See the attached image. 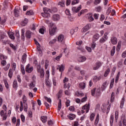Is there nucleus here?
<instances>
[{
	"mask_svg": "<svg viewBox=\"0 0 126 126\" xmlns=\"http://www.w3.org/2000/svg\"><path fill=\"white\" fill-rule=\"evenodd\" d=\"M95 47H96V43H95V41H93V43L91 45L92 49H93V50H94Z\"/></svg>",
	"mask_w": 126,
	"mask_h": 126,
	"instance_id": "52",
	"label": "nucleus"
},
{
	"mask_svg": "<svg viewBox=\"0 0 126 126\" xmlns=\"http://www.w3.org/2000/svg\"><path fill=\"white\" fill-rule=\"evenodd\" d=\"M62 57H63V55L62 54H60L59 56H57L55 58V60H56V61H58L59 62V61H60V59H61V58H62Z\"/></svg>",
	"mask_w": 126,
	"mask_h": 126,
	"instance_id": "62",
	"label": "nucleus"
},
{
	"mask_svg": "<svg viewBox=\"0 0 126 126\" xmlns=\"http://www.w3.org/2000/svg\"><path fill=\"white\" fill-rule=\"evenodd\" d=\"M57 69H59L60 72H62L61 74H63V71L64 70V65L63 64L58 65L57 67Z\"/></svg>",
	"mask_w": 126,
	"mask_h": 126,
	"instance_id": "8",
	"label": "nucleus"
},
{
	"mask_svg": "<svg viewBox=\"0 0 126 126\" xmlns=\"http://www.w3.org/2000/svg\"><path fill=\"white\" fill-rule=\"evenodd\" d=\"M37 71L40 73V78H44L45 76V72H44V69L41 68V66L38 65L37 67Z\"/></svg>",
	"mask_w": 126,
	"mask_h": 126,
	"instance_id": "2",
	"label": "nucleus"
},
{
	"mask_svg": "<svg viewBox=\"0 0 126 126\" xmlns=\"http://www.w3.org/2000/svg\"><path fill=\"white\" fill-rule=\"evenodd\" d=\"M77 50L80 51L81 53H85V49L82 47V46H79L77 47Z\"/></svg>",
	"mask_w": 126,
	"mask_h": 126,
	"instance_id": "27",
	"label": "nucleus"
},
{
	"mask_svg": "<svg viewBox=\"0 0 126 126\" xmlns=\"http://www.w3.org/2000/svg\"><path fill=\"white\" fill-rule=\"evenodd\" d=\"M111 42L113 45H116V44L118 43V39H117V37L115 36L111 37Z\"/></svg>",
	"mask_w": 126,
	"mask_h": 126,
	"instance_id": "13",
	"label": "nucleus"
},
{
	"mask_svg": "<svg viewBox=\"0 0 126 126\" xmlns=\"http://www.w3.org/2000/svg\"><path fill=\"white\" fill-rule=\"evenodd\" d=\"M28 109V106H27V103H26L24 106V110L25 112H27Z\"/></svg>",
	"mask_w": 126,
	"mask_h": 126,
	"instance_id": "58",
	"label": "nucleus"
},
{
	"mask_svg": "<svg viewBox=\"0 0 126 126\" xmlns=\"http://www.w3.org/2000/svg\"><path fill=\"white\" fill-rule=\"evenodd\" d=\"M109 73H110V68H108L104 74V77H107V76H108V74H109Z\"/></svg>",
	"mask_w": 126,
	"mask_h": 126,
	"instance_id": "32",
	"label": "nucleus"
},
{
	"mask_svg": "<svg viewBox=\"0 0 126 126\" xmlns=\"http://www.w3.org/2000/svg\"><path fill=\"white\" fill-rule=\"evenodd\" d=\"M98 123H99V114H97L94 121V126H97Z\"/></svg>",
	"mask_w": 126,
	"mask_h": 126,
	"instance_id": "29",
	"label": "nucleus"
},
{
	"mask_svg": "<svg viewBox=\"0 0 126 126\" xmlns=\"http://www.w3.org/2000/svg\"><path fill=\"white\" fill-rule=\"evenodd\" d=\"M115 122L117 123V122H118V119H119V111H118L115 112Z\"/></svg>",
	"mask_w": 126,
	"mask_h": 126,
	"instance_id": "26",
	"label": "nucleus"
},
{
	"mask_svg": "<svg viewBox=\"0 0 126 126\" xmlns=\"http://www.w3.org/2000/svg\"><path fill=\"white\" fill-rule=\"evenodd\" d=\"M43 11L44 13H41V15L43 17H50L51 15L50 12H51V13L57 12V11H58V9L56 7H53L51 11V10L48 8H43Z\"/></svg>",
	"mask_w": 126,
	"mask_h": 126,
	"instance_id": "1",
	"label": "nucleus"
},
{
	"mask_svg": "<svg viewBox=\"0 0 126 126\" xmlns=\"http://www.w3.org/2000/svg\"><path fill=\"white\" fill-rule=\"evenodd\" d=\"M124 104H125V97H123L120 104V108L123 109L124 107Z\"/></svg>",
	"mask_w": 126,
	"mask_h": 126,
	"instance_id": "34",
	"label": "nucleus"
},
{
	"mask_svg": "<svg viewBox=\"0 0 126 126\" xmlns=\"http://www.w3.org/2000/svg\"><path fill=\"white\" fill-rule=\"evenodd\" d=\"M61 109H62V100L60 99L58 103V111H61Z\"/></svg>",
	"mask_w": 126,
	"mask_h": 126,
	"instance_id": "41",
	"label": "nucleus"
},
{
	"mask_svg": "<svg viewBox=\"0 0 126 126\" xmlns=\"http://www.w3.org/2000/svg\"><path fill=\"white\" fill-rule=\"evenodd\" d=\"M7 57L5 56L2 54H0V60H7Z\"/></svg>",
	"mask_w": 126,
	"mask_h": 126,
	"instance_id": "38",
	"label": "nucleus"
},
{
	"mask_svg": "<svg viewBox=\"0 0 126 126\" xmlns=\"http://www.w3.org/2000/svg\"><path fill=\"white\" fill-rule=\"evenodd\" d=\"M39 32L41 34H44L45 32V30L44 29V28H41L39 29Z\"/></svg>",
	"mask_w": 126,
	"mask_h": 126,
	"instance_id": "60",
	"label": "nucleus"
},
{
	"mask_svg": "<svg viewBox=\"0 0 126 126\" xmlns=\"http://www.w3.org/2000/svg\"><path fill=\"white\" fill-rule=\"evenodd\" d=\"M86 86V84L84 82H82L79 84V87L81 89H85Z\"/></svg>",
	"mask_w": 126,
	"mask_h": 126,
	"instance_id": "15",
	"label": "nucleus"
},
{
	"mask_svg": "<svg viewBox=\"0 0 126 126\" xmlns=\"http://www.w3.org/2000/svg\"><path fill=\"white\" fill-rule=\"evenodd\" d=\"M52 19L54 21H59L60 20V15L59 14H54L53 15Z\"/></svg>",
	"mask_w": 126,
	"mask_h": 126,
	"instance_id": "12",
	"label": "nucleus"
},
{
	"mask_svg": "<svg viewBox=\"0 0 126 126\" xmlns=\"http://www.w3.org/2000/svg\"><path fill=\"white\" fill-rule=\"evenodd\" d=\"M13 88H15V89H16V88L18 87V85L17 84V81L16 80H15L13 82Z\"/></svg>",
	"mask_w": 126,
	"mask_h": 126,
	"instance_id": "24",
	"label": "nucleus"
},
{
	"mask_svg": "<svg viewBox=\"0 0 126 126\" xmlns=\"http://www.w3.org/2000/svg\"><path fill=\"white\" fill-rule=\"evenodd\" d=\"M8 35H9V38H10V39L12 40H14V39H15V37H14V35L12 32H8Z\"/></svg>",
	"mask_w": 126,
	"mask_h": 126,
	"instance_id": "25",
	"label": "nucleus"
},
{
	"mask_svg": "<svg viewBox=\"0 0 126 126\" xmlns=\"http://www.w3.org/2000/svg\"><path fill=\"white\" fill-rule=\"evenodd\" d=\"M107 40V37L103 36L102 37L100 40H99V42L100 43H105V42H106V40Z\"/></svg>",
	"mask_w": 126,
	"mask_h": 126,
	"instance_id": "31",
	"label": "nucleus"
},
{
	"mask_svg": "<svg viewBox=\"0 0 126 126\" xmlns=\"http://www.w3.org/2000/svg\"><path fill=\"white\" fill-rule=\"evenodd\" d=\"M86 59L87 58L85 56H81L79 57V61L80 62V63H84V62H85V61H86Z\"/></svg>",
	"mask_w": 126,
	"mask_h": 126,
	"instance_id": "20",
	"label": "nucleus"
},
{
	"mask_svg": "<svg viewBox=\"0 0 126 126\" xmlns=\"http://www.w3.org/2000/svg\"><path fill=\"white\" fill-rule=\"evenodd\" d=\"M29 87H32V88L35 87V81H32L29 85Z\"/></svg>",
	"mask_w": 126,
	"mask_h": 126,
	"instance_id": "47",
	"label": "nucleus"
},
{
	"mask_svg": "<svg viewBox=\"0 0 126 126\" xmlns=\"http://www.w3.org/2000/svg\"><path fill=\"white\" fill-rule=\"evenodd\" d=\"M102 65V63L100 62H97L95 63V66L94 67V70H97L99 69V67Z\"/></svg>",
	"mask_w": 126,
	"mask_h": 126,
	"instance_id": "9",
	"label": "nucleus"
},
{
	"mask_svg": "<svg viewBox=\"0 0 126 126\" xmlns=\"http://www.w3.org/2000/svg\"><path fill=\"white\" fill-rule=\"evenodd\" d=\"M21 119L23 123H24L25 122V116H24V115L22 114L21 115Z\"/></svg>",
	"mask_w": 126,
	"mask_h": 126,
	"instance_id": "57",
	"label": "nucleus"
},
{
	"mask_svg": "<svg viewBox=\"0 0 126 126\" xmlns=\"http://www.w3.org/2000/svg\"><path fill=\"white\" fill-rule=\"evenodd\" d=\"M91 27V25L90 24H88L82 29V32H86L87 31H88V30L90 29Z\"/></svg>",
	"mask_w": 126,
	"mask_h": 126,
	"instance_id": "7",
	"label": "nucleus"
},
{
	"mask_svg": "<svg viewBox=\"0 0 126 126\" xmlns=\"http://www.w3.org/2000/svg\"><path fill=\"white\" fill-rule=\"evenodd\" d=\"M45 84L48 88H50L51 87V83L48 80H46L45 82Z\"/></svg>",
	"mask_w": 126,
	"mask_h": 126,
	"instance_id": "49",
	"label": "nucleus"
},
{
	"mask_svg": "<svg viewBox=\"0 0 126 126\" xmlns=\"http://www.w3.org/2000/svg\"><path fill=\"white\" fill-rule=\"evenodd\" d=\"M58 5H60L61 7L64 6V1H62L58 3Z\"/></svg>",
	"mask_w": 126,
	"mask_h": 126,
	"instance_id": "45",
	"label": "nucleus"
},
{
	"mask_svg": "<svg viewBox=\"0 0 126 126\" xmlns=\"http://www.w3.org/2000/svg\"><path fill=\"white\" fill-rule=\"evenodd\" d=\"M58 41L60 42V43H64V41H65V39L64 38V35H63V34H60L59 36H58Z\"/></svg>",
	"mask_w": 126,
	"mask_h": 126,
	"instance_id": "5",
	"label": "nucleus"
},
{
	"mask_svg": "<svg viewBox=\"0 0 126 126\" xmlns=\"http://www.w3.org/2000/svg\"><path fill=\"white\" fill-rule=\"evenodd\" d=\"M115 50H116V46H113L111 51V56H113L115 55Z\"/></svg>",
	"mask_w": 126,
	"mask_h": 126,
	"instance_id": "44",
	"label": "nucleus"
},
{
	"mask_svg": "<svg viewBox=\"0 0 126 126\" xmlns=\"http://www.w3.org/2000/svg\"><path fill=\"white\" fill-rule=\"evenodd\" d=\"M56 30H57V28H53V29H49V34L50 35H51V36H54V35H55V33H56Z\"/></svg>",
	"mask_w": 126,
	"mask_h": 126,
	"instance_id": "10",
	"label": "nucleus"
},
{
	"mask_svg": "<svg viewBox=\"0 0 126 126\" xmlns=\"http://www.w3.org/2000/svg\"><path fill=\"white\" fill-rule=\"evenodd\" d=\"M27 23H28V19H25L24 21L21 22V25H22V26H25Z\"/></svg>",
	"mask_w": 126,
	"mask_h": 126,
	"instance_id": "33",
	"label": "nucleus"
},
{
	"mask_svg": "<svg viewBox=\"0 0 126 126\" xmlns=\"http://www.w3.org/2000/svg\"><path fill=\"white\" fill-rule=\"evenodd\" d=\"M49 61L46 60L45 63V68L47 69L48 68V66H49Z\"/></svg>",
	"mask_w": 126,
	"mask_h": 126,
	"instance_id": "50",
	"label": "nucleus"
},
{
	"mask_svg": "<svg viewBox=\"0 0 126 126\" xmlns=\"http://www.w3.org/2000/svg\"><path fill=\"white\" fill-rule=\"evenodd\" d=\"M90 109V104H86L82 107V110H86V113H88Z\"/></svg>",
	"mask_w": 126,
	"mask_h": 126,
	"instance_id": "6",
	"label": "nucleus"
},
{
	"mask_svg": "<svg viewBox=\"0 0 126 126\" xmlns=\"http://www.w3.org/2000/svg\"><path fill=\"white\" fill-rule=\"evenodd\" d=\"M34 69L33 68V66L31 67L30 64H28L26 67V71L28 72V73H31L33 71Z\"/></svg>",
	"mask_w": 126,
	"mask_h": 126,
	"instance_id": "4",
	"label": "nucleus"
},
{
	"mask_svg": "<svg viewBox=\"0 0 126 126\" xmlns=\"http://www.w3.org/2000/svg\"><path fill=\"white\" fill-rule=\"evenodd\" d=\"M13 69L11 68L9 69V70L8 76L10 79L12 78V75H13Z\"/></svg>",
	"mask_w": 126,
	"mask_h": 126,
	"instance_id": "17",
	"label": "nucleus"
},
{
	"mask_svg": "<svg viewBox=\"0 0 126 126\" xmlns=\"http://www.w3.org/2000/svg\"><path fill=\"white\" fill-rule=\"evenodd\" d=\"M123 126H126V120L125 119H123Z\"/></svg>",
	"mask_w": 126,
	"mask_h": 126,
	"instance_id": "64",
	"label": "nucleus"
},
{
	"mask_svg": "<svg viewBox=\"0 0 126 126\" xmlns=\"http://www.w3.org/2000/svg\"><path fill=\"white\" fill-rule=\"evenodd\" d=\"M27 58V55H26V54H24L22 58V62L23 63H25L26 62Z\"/></svg>",
	"mask_w": 126,
	"mask_h": 126,
	"instance_id": "16",
	"label": "nucleus"
},
{
	"mask_svg": "<svg viewBox=\"0 0 126 126\" xmlns=\"http://www.w3.org/2000/svg\"><path fill=\"white\" fill-rule=\"evenodd\" d=\"M114 100H115V93H114V92H113L111 94L110 101H111V102H114Z\"/></svg>",
	"mask_w": 126,
	"mask_h": 126,
	"instance_id": "39",
	"label": "nucleus"
},
{
	"mask_svg": "<svg viewBox=\"0 0 126 126\" xmlns=\"http://www.w3.org/2000/svg\"><path fill=\"white\" fill-rule=\"evenodd\" d=\"M82 7V6H81V5H80L79 6V7H78V8H76V7H73L72 8V12H78V11H79V10H80V9H81V7Z\"/></svg>",
	"mask_w": 126,
	"mask_h": 126,
	"instance_id": "11",
	"label": "nucleus"
},
{
	"mask_svg": "<svg viewBox=\"0 0 126 126\" xmlns=\"http://www.w3.org/2000/svg\"><path fill=\"white\" fill-rule=\"evenodd\" d=\"M95 114L94 113H93L91 114L90 119L92 122L94 121V118H95Z\"/></svg>",
	"mask_w": 126,
	"mask_h": 126,
	"instance_id": "36",
	"label": "nucleus"
},
{
	"mask_svg": "<svg viewBox=\"0 0 126 126\" xmlns=\"http://www.w3.org/2000/svg\"><path fill=\"white\" fill-rule=\"evenodd\" d=\"M47 119H48V117L47 116H42L41 117V121L42 122V123H46L47 122Z\"/></svg>",
	"mask_w": 126,
	"mask_h": 126,
	"instance_id": "22",
	"label": "nucleus"
},
{
	"mask_svg": "<svg viewBox=\"0 0 126 126\" xmlns=\"http://www.w3.org/2000/svg\"><path fill=\"white\" fill-rule=\"evenodd\" d=\"M22 34H21V38L23 41H24L25 39V36H24V34L25 33V29H22L21 30Z\"/></svg>",
	"mask_w": 126,
	"mask_h": 126,
	"instance_id": "21",
	"label": "nucleus"
},
{
	"mask_svg": "<svg viewBox=\"0 0 126 126\" xmlns=\"http://www.w3.org/2000/svg\"><path fill=\"white\" fill-rule=\"evenodd\" d=\"M26 37L28 38V39H30L31 38V32L30 31H28L26 32Z\"/></svg>",
	"mask_w": 126,
	"mask_h": 126,
	"instance_id": "23",
	"label": "nucleus"
},
{
	"mask_svg": "<svg viewBox=\"0 0 126 126\" xmlns=\"http://www.w3.org/2000/svg\"><path fill=\"white\" fill-rule=\"evenodd\" d=\"M100 79H101V77H98L97 76H95L94 77V82H97V81H98V80H100Z\"/></svg>",
	"mask_w": 126,
	"mask_h": 126,
	"instance_id": "42",
	"label": "nucleus"
},
{
	"mask_svg": "<svg viewBox=\"0 0 126 126\" xmlns=\"http://www.w3.org/2000/svg\"><path fill=\"white\" fill-rule=\"evenodd\" d=\"M110 122L111 126H113V123H114V115L111 116Z\"/></svg>",
	"mask_w": 126,
	"mask_h": 126,
	"instance_id": "46",
	"label": "nucleus"
},
{
	"mask_svg": "<svg viewBox=\"0 0 126 126\" xmlns=\"http://www.w3.org/2000/svg\"><path fill=\"white\" fill-rule=\"evenodd\" d=\"M75 115L71 113L69 114V115L67 116L68 119H70L71 121L72 120H74V119H75Z\"/></svg>",
	"mask_w": 126,
	"mask_h": 126,
	"instance_id": "18",
	"label": "nucleus"
},
{
	"mask_svg": "<svg viewBox=\"0 0 126 126\" xmlns=\"http://www.w3.org/2000/svg\"><path fill=\"white\" fill-rule=\"evenodd\" d=\"M3 82L4 83L6 88H7V89H8V88H9V86H8V83H7V80H6V79H4Z\"/></svg>",
	"mask_w": 126,
	"mask_h": 126,
	"instance_id": "37",
	"label": "nucleus"
},
{
	"mask_svg": "<svg viewBox=\"0 0 126 126\" xmlns=\"http://www.w3.org/2000/svg\"><path fill=\"white\" fill-rule=\"evenodd\" d=\"M1 64L2 66H4V65H6V61L5 60H2L1 62Z\"/></svg>",
	"mask_w": 126,
	"mask_h": 126,
	"instance_id": "55",
	"label": "nucleus"
},
{
	"mask_svg": "<svg viewBox=\"0 0 126 126\" xmlns=\"http://www.w3.org/2000/svg\"><path fill=\"white\" fill-rule=\"evenodd\" d=\"M15 36H16V37H17V39H19V37L20 35H19V31H16Z\"/></svg>",
	"mask_w": 126,
	"mask_h": 126,
	"instance_id": "59",
	"label": "nucleus"
},
{
	"mask_svg": "<svg viewBox=\"0 0 126 126\" xmlns=\"http://www.w3.org/2000/svg\"><path fill=\"white\" fill-rule=\"evenodd\" d=\"M2 42L3 45H6V44H9V40H2Z\"/></svg>",
	"mask_w": 126,
	"mask_h": 126,
	"instance_id": "56",
	"label": "nucleus"
},
{
	"mask_svg": "<svg viewBox=\"0 0 126 126\" xmlns=\"http://www.w3.org/2000/svg\"><path fill=\"white\" fill-rule=\"evenodd\" d=\"M79 2V0H74L73 1H72L71 4L72 5H74V4H76V3H78Z\"/></svg>",
	"mask_w": 126,
	"mask_h": 126,
	"instance_id": "53",
	"label": "nucleus"
},
{
	"mask_svg": "<svg viewBox=\"0 0 126 126\" xmlns=\"http://www.w3.org/2000/svg\"><path fill=\"white\" fill-rule=\"evenodd\" d=\"M120 75H121V72H118V73L116 77V78H115V83H118L119 78H120Z\"/></svg>",
	"mask_w": 126,
	"mask_h": 126,
	"instance_id": "30",
	"label": "nucleus"
},
{
	"mask_svg": "<svg viewBox=\"0 0 126 126\" xmlns=\"http://www.w3.org/2000/svg\"><path fill=\"white\" fill-rule=\"evenodd\" d=\"M99 37H100V35L99 34L96 33L94 35L93 38V42H96L98 39H99Z\"/></svg>",
	"mask_w": 126,
	"mask_h": 126,
	"instance_id": "14",
	"label": "nucleus"
},
{
	"mask_svg": "<svg viewBox=\"0 0 126 126\" xmlns=\"http://www.w3.org/2000/svg\"><path fill=\"white\" fill-rule=\"evenodd\" d=\"M17 79L19 83H21V78H20V75H18L17 76Z\"/></svg>",
	"mask_w": 126,
	"mask_h": 126,
	"instance_id": "61",
	"label": "nucleus"
},
{
	"mask_svg": "<svg viewBox=\"0 0 126 126\" xmlns=\"http://www.w3.org/2000/svg\"><path fill=\"white\" fill-rule=\"evenodd\" d=\"M100 2H101V0H94V4L97 5V4H99Z\"/></svg>",
	"mask_w": 126,
	"mask_h": 126,
	"instance_id": "51",
	"label": "nucleus"
},
{
	"mask_svg": "<svg viewBox=\"0 0 126 126\" xmlns=\"http://www.w3.org/2000/svg\"><path fill=\"white\" fill-rule=\"evenodd\" d=\"M111 11H112V8H111V7H109L106 11V14L109 15L110 13H111Z\"/></svg>",
	"mask_w": 126,
	"mask_h": 126,
	"instance_id": "54",
	"label": "nucleus"
},
{
	"mask_svg": "<svg viewBox=\"0 0 126 126\" xmlns=\"http://www.w3.org/2000/svg\"><path fill=\"white\" fill-rule=\"evenodd\" d=\"M20 11L19 10H17L16 9H15L14 10V14L15 17H18L19 16V12Z\"/></svg>",
	"mask_w": 126,
	"mask_h": 126,
	"instance_id": "19",
	"label": "nucleus"
},
{
	"mask_svg": "<svg viewBox=\"0 0 126 126\" xmlns=\"http://www.w3.org/2000/svg\"><path fill=\"white\" fill-rule=\"evenodd\" d=\"M93 15L92 14H90L88 16V20L90 22L93 21L94 20V18H93Z\"/></svg>",
	"mask_w": 126,
	"mask_h": 126,
	"instance_id": "28",
	"label": "nucleus"
},
{
	"mask_svg": "<svg viewBox=\"0 0 126 126\" xmlns=\"http://www.w3.org/2000/svg\"><path fill=\"white\" fill-rule=\"evenodd\" d=\"M26 14V15H33L34 12H33V11L32 10L27 11Z\"/></svg>",
	"mask_w": 126,
	"mask_h": 126,
	"instance_id": "43",
	"label": "nucleus"
},
{
	"mask_svg": "<svg viewBox=\"0 0 126 126\" xmlns=\"http://www.w3.org/2000/svg\"><path fill=\"white\" fill-rule=\"evenodd\" d=\"M95 93L96 97H100V95H101V93L100 92V89H97V91H96V88H94L93 90H91V94L92 96L95 95Z\"/></svg>",
	"mask_w": 126,
	"mask_h": 126,
	"instance_id": "3",
	"label": "nucleus"
},
{
	"mask_svg": "<svg viewBox=\"0 0 126 126\" xmlns=\"http://www.w3.org/2000/svg\"><path fill=\"white\" fill-rule=\"evenodd\" d=\"M44 99L46 100V101H47V102L49 103V104H51L52 99H51V98H49L47 96H44Z\"/></svg>",
	"mask_w": 126,
	"mask_h": 126,
	"instance_id": "40",
	"label": "nucleus"
},
{
	"mask_svg": "<svg viewBox=\"0 0 126 126\" xmlns=\"http://www.w3.org/2000/svg\"><path fill=\"white\" fill-rule=\"evenodd\" d=\"M65 13L67 15H70V11L68 9H66V10L65 11Z\"/></svg>",
	"mask_w": 126,
	"mask_h": 126,
	"instance_id": "63",
	"label": "nucleus"
},
{
	"mask_svg": "<svg viewBox=\"0 0 126 126\" xmlns=\"http://www.w3.org/2000/svg\"><path fill=\"white\" fill-rule=\"evenodd\" d=\"M107 87V82H105L104 83H103L102 85L101 86V89L102 91L103 90H105Z\"/></svg>",
	"mask_w": 126,
	"mask_h": 126,
	"instance_id": "35",
	"label": "nucleus"
},
{
	"mask_svg": "<svg viewBox=\"0 0 126 126\" xmlns=\"http://www.w3.org/2000/svg\"><path fill=\"white\" fill-rule=\"evenodd\" d=\"M114 82H115V79H112L111 80L110 85V88H113V86H114Z\"/></svg>",
	"mask_w": 126,
	"mask_h": 126,
	"instance_id": "48",
	"label": "nucleus"
}]
</instances>
